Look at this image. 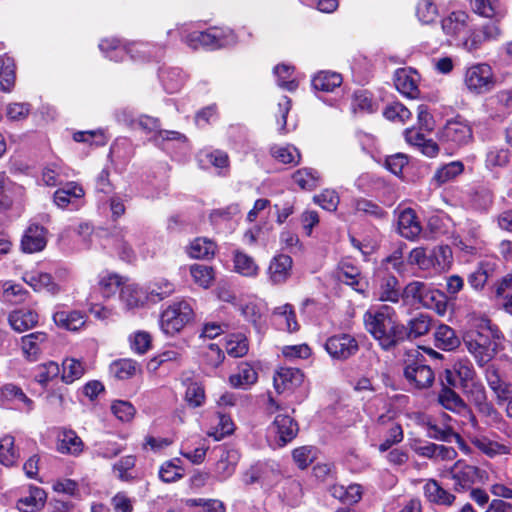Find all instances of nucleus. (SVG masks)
Listing matches in <instances>:
<instances>
[{"instance_id":"28","label":"nucleus","mask_w":512,"mask_h":512,"mask_svg":"<svg viewBox=\"0 0 512 512\" xmlns=\"http://www.w3.org/2000/svg\"><path fill=\"white\" fill-rule=\"evenodd\" d=\"M468 15L464 12H452L441 21L443 32L451 37L458 38L467 28Z\"/></svg>"},{"instance_id":"58","label":"nucleus","mask_w":512,"mask_h":512,"mask_svg":"<svg viewBox=\"0 0 512 512\" xmlns=\"http://www.w3.org/2000/svg\"><path fill=\"white\" fill-rule=\"evenodd\" d=\"M271 154L277 161L283 164L297 165L301 159L300 152L292 145L273 146Z\"/></svg>"},{"instance_id":"64","label":"nucleus","mask_w":512,"mask_h":512,"mask_svg":"<svg viewBox=\"0 0 512 512\" xmlns=\"http://www.w3.org/2000/svg\"><path fill=\"white\" fill-rule=\"evenodd\" d=\"M226 352L232 357H243L248 352V341L243 334L230 335L226 340Z\"/></svg>"},{"instance_id":"21","label":"nucleus","mask_w":512,"mask_h":512,"mask_svg":"<svg viewBox=\"0 0 512 512\" xmlns=\"http://www.w3.org/2000/svg\"><path fill=\"white\" fill-rule=\"evenodd\" d=\"M47 341V335L44 332H34L21 338V347L24 355L30 361L38 359L44 349Z\"/></svg>"},{"instance_id":"13","label":"nucleus","mask_w":512,"mask_h":512,"mask_svg":"<svg viewBox=\"0 0 512 512\" xmlns=\"http://www.w3.org/2000/svg\"><path fill=\"white\" fill-rule=\"evenodd\" d=\"M184 41L189 47L193 49H198L201 47L207 49H216L228 43V41L224 39L222 32L217 29L192 32L185 37Z\"/></svg>"},{"instance_id":"2","label":"nucleus","mask_w":512,"mask_h":512,"mask_svg":"<svg viewBox=\"0 0 512 512\" xmlns=\"http://www.w3.org/2000/svg\"><path fill=\"white\" fill-rule=\"evenodd\" d=\"M268 415H274V420L267 428V435L279 446H284L298 433L297 422L288 414V409L277 403L272 397L268 398L266 405Z\"/></svg>"},{"instance_id":"8","label":"nucleus","mask_w":512,"mask_h":512,"mask_svg":"<svg viewBox=\"0 0 512 512\" xmlns=\"http://www.w3.org/2000/svg\"><path fill=\"white\" fill-rule=\"evenodd\" d=\"M324 348L332 359L344 361L358 352L359 345L352 335L342 333L329 337Z\"/></svg>"},{"instance_id":"55","label":"nucleus","mask_w":512,"mask_h":512,"mask_svg":"<svg viewBox=\"0 0 512 512\" xmlns=\"http://www.w3.org/2000/svg\"><path fill=\"white\" fill-rule=\"evenodd\" d=\"M99 288L104 297H110L114 295L117 290L123 285H126L116 273L103 272L99 275Z\"/></svg>"},{"instance_id":"17","label":"nucleus","mask_w":512,"mask_h":512,"mask_svg":"<svg viewBox=\"0 0 512 512\" xmlns=\"http://www.w3.org/2000/svg\"><path fill=\"white\" fill-rule=\"evenodd\" d=\"M398 231L402 237L409 240H414L420 235L422 227L413 209L407 208L399 213Z\"/></svg>"},{"instance_id":"33","label":"nucleus","mask_w":512,"mask_h":512,"mask_svg":"<svg viewBox=\"0 0 512 512\" xmlns=\"http://www.w3.org/2000/svg\"><path fill=\"white\" fill-rule=\"evenodd\" d=\"M464 344L481 366L488 363L494 357V348H485L481 344V339H476L472 334L464 338Z\"/></svg>"},{"instance_id":"50","label":"nucleus","mask_w":512,"mask_h":512,"mask_svg":"<svg viewBox=\"0 0 512 512\" xmlns=\"http://www.w3.org/2000/svg\"><path fill=\"white\" fill-rule=\"evenodd\" d=\"M15 83V62L10 57L0 59V88L10 92Z\"/></svg>"},{"instance_id":"34","label":"nucleus","mask_w":512,"mask_h":512,"mask_svg":"<svg viewBox=\"0 0 512 512\" xmlns=\"http://www.w3.org/2000/svg\"><path fill=\"white\" fill-rule=\"evenodd\" d=\"M69 177L68 168L61 163L52 162L47 164L43 170L41 179L44 185L54 187L60 185L64 179Z\"/></svg>"},{"instance_id":"10","label":"nucleus","mask_w":512,"mask_h":512,"mask_svg":"<svg viewBox=\"0 0 512 512\" xmlns=\"http://www.w3.org/2000/svg\"><path fill=\"white\" fill-rule=\"evenodd\" d=\"M404 377L413 388L418 390L430 388L435 380L433 370L421 359L406 364Z\"/></svg>"},{"instance_id":"46","label":"nucleus","mask_w":512,"mask_h":512,"mask_svg":"<svg viewBox=\"0 0 512 512\" xmlns=\"http://www.w3.org/2000/svg\"><path fill=\"white\" fill-rule=\"evenodd\" d=\"M464 171V164L461 161H452L439 167L434 176L433 181L437 186H441L460 175Z\"/></svg>"},{"instance_id":"42","label":"nucleus","mask_w":512,"mask_h":512,"mask_svg":"<svg viewBox=\"0 0 512 512\" xmlns=\"http://www.w3.org/2000/svg\"><path fill=\"white\" fill-rule=\"evenodd\" d=\"M233 262L235 271L242 276L256 277L259 273V266L254 258L242 251L234 252Z\"/></svg>"},{"instance_id":"30","label":"nucleus","mask_w":512,"mask_h":512,"mask_svg":"<svg viewBox=\"0 0 512 512\" xmlns=\"http://www.w3.org/2000/svg\"><path fill=\"white\" fill-rule=\"evenodd\" d=\"M377 296L380 301L397 303L402 297L398 279L393 275L383 277L377 291Z\"/></svg>"},{"instance_id":"23","label":"nucleus","mask_w":512,"mask_h":512,"mask_svg":"<svg viewBox=\"0 0 512 512\" xmlns=\"http://www.w3.org/2000/svg\"><path fill=\"white\" fill-rule=\"evenodd\" d=\"M120 300L127 310H133L142 307L148 300V296L139 286L126 284L121 288Z\"/></svg>"},{"instance_id":"39","label":"nucleus","mask_w":512,"mask_h":512,"mask_svg":"<svg viewBox=\"0 0 512 512\" xmlns=\"http://www.w3.org/2000/svg\"><path fill=\"white\" fill-rule=\"evenodd\" d=\"M439 403L447 410L456 413H462L467 410L463 399L450 387L443 384L438 395Z\"/></svg>"},{"instance_id":"51","label":"nucleus","mask_w":512,"mask_h":512,"mask_svg":"<svg viewBox=\"0 0 512 512\" xmlns=\"http://www.w3.org/2000/svg\"><path fill=\"white\" fill-rule=\"evenodd\" d=\"M216 247L215 242L211 239L199 237L191 242L188 253L193 258H209L214 255Z\"/></svg>"},{"instance_id":"52","label":"nucleus","mask_w":512,"mask_h":512,"mask_svg":"<svg viewBox=\"0 0 512 512\" xmlns=\"http://www.w3.org/2000/svg\"><path fill=\"white\" fill-rule=\"evenodd\" d=\"M294 182L303 190H313L319 185L320 175L312 168H303L294 172Z\"/></svg>"},{"instance_id":"4","label":"nucleus","mask_w":512,"mask_h":512,"mask_svg":"<svg viewBox=\"0 0 512 512\" xmlns=\"http://www.w3.org/2000/svg\"><path fill=\"white\" fill-rule=\"evenodd\" d=\"M495 83L494 73L489 64L476 63L465 70L464 85L472 94L488 93L494 88Z\"/></svg>"},{"instance_id":"11","label":"nucleus","mask_w":512,"mask_h":512,"mask_svg":"<svg viewBox=\"0 0 512 512\" xmlns=\"http://www.w3.org/2000/svg\"><path fill=\"white\" fill-rule=\"evenodd\" d=\"M448 473L454 481L456 491L469 489L482 478V471L478 467L467 464L463 460H458Z\"/></svg>"},{"instance_id":"63","label":"nucleus","mask_w":512,"mask_h":512,"mask_svg":"<svg viewBox=\"0 0 512 512\" xmlns=\"http://www.w3.org/2000/svg\"><path fill=\"white\" fill-rule=\"evenodd\" d=\"M62 367L63 371L61 377L67 384L73 383L75 380L81 378L85 373L83 364L74 358L65 359Z\"/></svg>"},{"instance_id":"16","label":"nucleus","mask_w":512,"mask_h":512,"mask_svg":"<svg viewBox=\"0 0 512 512\" xmlns=\"http://www.w3.org/2000/svg\"><path fill=\"white\" fill-rule=\"evenodd\" d=\"M304 381V374L298 368H280L274 376L275 389L281 393L299 387Z\"/></svg>"},{"instance_id":"36","label":"nucleus","mask_w":512,"mask_h":512,"mask_svg":"<svg viewBox=\"0 0 512 512\" xmlns=\"http://www.w3.org/2000/svg\"><path fill=\"white\" fill-rule=\"evenodd\" d=\"M434 337L436 347L445 351L454 350L460 344V340L456 336L455 331L445 324H441L437 327Z\"/></svg>"},{"instance_id":"32","label":"nucleus","mask_w":512,"mask_h":512,"mask_svg":"<svg viewBox=\"0 0 512 512\" xmlns=\"http://www.w3.org/2000/svg\"><path fill=\"white\" fill-rule=\"evenodd\" d=\"M431 328V319L428 315L420 314L411 319L407 325L403 324V341L406 339H416L429 332Z\"/></svg>"},{"instance_id":"59","label":"nucleus","mask_w":512,"mask_h":512,"mask_svg":"<svg viewBox=\"0 0 512 512\" xmlns=\"http://www.w3.org/2000/svg\"><path fill=\"white\" fill-rule=\"evenodd\" d=\"M510 162V152L505 148H491L486 153L485 166L489 170L504 168Z\"/></svg>"},{"instance_id":"37","label":"nucleus","mask_w":512,"mask_h":512,"mask_svg":"<svg viewBox=\"0 0 512 512\" xmlns=\"http://www.w3.org/2000/svg\"><path fill=\"white\" fill-rule=\"evenodd\" d=\"M84 196V190L81 186L74 182L68 183L65 187L60 188L54 193V203L59 208H66L73 202V199H79Z\"/></svg>"},{"instance_id":"9","label":"nucleus","mask_w":512,"mask_h":512,"mask_svg":"<svg viewBox=\"0 0 512 512\" xmlns=\"http://www.w3.org/2000/svg\"><path fill=\"white\" fill-rule=\"evenodd\" d=\"M467 395L471 403L477 408L478 412L486 418L489 424L501 422L502 416L488 400L486 390L482 384L473 383L467 390Z\"/></svg>"},{"instance_id":"19","label":"nucleus","mask_w":512,"mask_h":512,"mask_svg":"<svg viewBox=\"0 0 512 512\" xmlns=\"http://www.w3.org/2000/svg\"><path fill=\"white\" fill-rule=\"evenodd\" d=\"M337 276L340 281L351 286L357 292H364L365 283L362 282L360 270L349 260L339 263Z\"/></svg>"},{"instance_id":"35","label":"nucleus","mask_w":512,"mask_h":512,"mask_svg":"<svg viewBox=\"0 0 512 512\" xmlns=\"http://www.w3.org/2000/svg\"><path fill=\"white\" fill-rule=\"evenodd\" d=\"M342 76L332 71H321L312 79V86L315 90L333 92L342 84Z\"/></svg>"},{"instance_id":"54","label":"nucleus","mask_w":512,"mask_h":512,"mask_svg":"<svg viewBox=\"0 0 512 512\" xmlns=\"http://www.w3.org/2000/svg\"><path fill=\"white\" fill-rule=\"evenodd\" d=\"M132 237L133 235H129L127 232L124 233L122 230L113 236L114 247L119 257L127 262L135 259L134 250L129 244L132 241Z\"/></svg>"},{"instance_id":"40","label":"nucleus","mask_w":512,"mask_h":512,"mask_svg":"<svg viewBox=\"0 0 512 512\" xmlns=\"http://www.w3.org/2000/svg\"><path fill=\"white\" fill-rule=\"evenodd\" d=\"M110 372L119 380H127L140 373L141 366L133 359H119L110 365Z\"/></svg>"},{"instance_id":"47","label":"nucleus","mask_w":512,"mask_h":512,"mask_svg":"<svg viewBox=\"0 0 512 512\" xmlns=\"http://www.w3.org/2000/svg\"><path fill=\"white\" fill-rule=\"evenodd\" d=\"M257 380V372L254 368L247 364L242 363L238 367V372L229 377L231 386L235 388H245Z\"/></svg>"},{"instance_id":"5","label":"nucleus","mask_w":512,"mask_h":512,"mask_svg":"<svg viewBox=\"0 0 512 512\" xmlns=\"http://www.w3.org/2000/svg\"><path fill=\"white\" fill-rule=\"evenodd\" d=\"M99 48L106 54L107 58L115 62L123 61L128 55L133 60L151 57L149 47L142 43H135L127 48L122 46L116 39H105L101 41Z\"/></svg>"},{"instance_id":"18","label":"nucleus","mask_w":512,"mask_h":512,"mask_svg":"<svg viewBox=\"0 0 512 512\" xmlns=\"http://www.w3.org/2000/svg\"><path fill=\"white\" fill-rule=\"evenodd\" d=\"M39 320L38 313L32 309L20 308L9 314L8 321L13 330L22 333L34 328Z\"/></svg>"},{"instance_id":"14","label":"nucleus","mask_w":512,"mask_h":512,"mask_svg":"<svg viewBox=\"0 0 512 512\" xmlns=\"http://www.w3.org/2000/svg\"><path fill=\"white\" fill-rule=\"evenodd\" d=\"M0 402L2 405L13 404L17 409L26 412L32 411L34 407L33 400L14 384H6L0 388Z\"/></svg>"},{"instance_id":"38","label":"nucleus","mask_w":512,"mask_h":512,"mask_svg":"<svg viewBox=\"0 0 512 512\" xmlns=\"http://www.w3.org/2000/svg\"><path fill=\"white\" fill-rule=\"evenodd\" d=\"M421 304L435 310L439 315H444L447 311V296L444 292L427 286Z\"/></svg>"},{"instance_id":"60","label":"nucleus","mask_w":512,"mask_h":512,"mask_svg":"<svg viewBox=\"0 0 512 512\" xmlns=\"http://www.w3.org/2000/svg\"><path fill=\"white\" fill-rule=\"evenodd\" d=\"M427 435L429 438L443 442H451L452 439H455L457 442L461 441V436L454 432L451 427L446 425L440 426L432 422L427 423Z\"/></svg>"},{"instance_id":"41","label":"nucleus","mask_w":512,"mask_h":512,"mask_svg":"<svg viewBox=\"0 0 512 512\" xmlns=\"http://www.w3.org/2000/svg\"><path fill=\"white\" fill-rule=\"evenodd\" d=\"M330 491L334 498L347 504L359 502L363 494V489L359 484H350L348 486L334 485L331 487Z\"/></svg>"},{"instance_id":"61","label":"nucleus","mask_w":512,"mask_h":512,"mask_svg":"<svg viewBox=\"0 0 512 512\" xmlns=\"http://www.w3.org/2000/svg\"><path fill=\"white\" fill-rule=\"evenodd\" d=\"M190 274L193 281L203 288L211 286L214 280V270L204 264H193L190 266Z\"/></svg>"},{"instance_id":"26","label":"nucleus","mask_w":512,"mask_h":512,"mask_svg":"<svg viewBox=\"0 0 512 512\" xmlns=\"http://www.w3.org/2000/svg\"><path fill=\"white\" fill-rule=\"evenodd\" d=\"M23 280L34 290L37 292L46 290L52 294H55L59 291V287L56 283H54L52 277L48 273L43 272H26L23 275Z\"/></svg>"},{"instance_id":"45","label":"nucleus","mask_w":512,"mask_h":512,"mask_svg":"<svg viewBox=\"0 0 512 512\" xmlns=\"http://www.w3.org/2000/svg\"><path fill=\"white\" fill-rule=\"evenodd\" d=\"M20 458L19 450L15 447V439L11 435L0 438V463L5 466L15 465Z\"/></svg>"},{"instance_id":"15","label":"nucleus","mask_w":512,"mask_h":512,"mask_svg":"<svg viewBox=\"0 0 512 512\" xmlns=\"http://www.w3.org/2000/svg\"><path fill=\"white\" fill-rule=\"evenodd\" d=\"M47 244V230L43 226L31 224L21 239V248L25 253L42 251Z\"/></svg>"},{"instance_id":"43","label":"nucleus","mask_w":512,"mask_h":512,"mask_svg":"<svg viewBox=\"0 0 512 512\" xmlns=\"http://www.w3.org/2000/svg\"><path fill=\"white\" fill-rule=\"evenodd\" d=\"M84 444L81 438L72 430L64 431L59 438L57 449L63 454L79 455Z\"/></svg>"},{"instance_id":"3","label":"nucleus","mask_w":512,"mask_h":512,"mask_svg":"<svg viewBox=\"0 0 512 512\" xmlns=\"http://www.w3.org/2000/svg\"><path fill=\"white\" fill-rule=\"evenodd\" d=\"M193 318V309L189 302L182 300L169 305L160 317L161 330L167 335L180 332Z\"/></svg>"},{"instance_id":"25","label":"nucleus","mask_w":512,"mask_h":512,"mask_svg":"<svg viewBox=\"0 0 512 512\" xmlns=\"http://www.w3.org/2000/svg\"><path fill=\"white\" fill-rule=\"evenodd\" d=\"M424 495L428 501L438 504L451 506L456 497L445 490L440 484L433 479L428 480L423 487Z\"/></svg>"},{"instance_id":"22","label":"nucleus","mask_w":512,"mask_h":512,"mask_svg":"<svg viewBox=\"0 0 512 512\" xmlns=\"http://www.w3.org/2000/svg\"><path fill=\"white\" fill-rule=\"evenodd\" d=\"M472 10L478 15L500 21L506 15V9L500 0H471Z\"/></svg>"},{"instance_id":"24","label":"nucleus","mask_w":512,"mask_h":512,"mask_svg":"<svg viewBox=\"0 0 512 512\" xmlns=\"http://www.w3.org/2000/svg\"><path fill=\"white\" fill-rule=\"evenodd\" d=\"M55 324L63 329L77 331L86 323L85 315L80 311H57L53 315Z\"/></svg>"},{"instance_id":"27","label":"nucleus","mask_w":512,"mask_h":512,"mask_svg":"<svg viewBox=\"0 0 512 512\" xmlns=\"http://www.w3.org/2000/svg\"><path fill=\"white\" fill-rule=\"evenodd\" d=\"M46 492L36 486L29 488V495L18 500L17 507L21 512H36L41 510L46 502Z\"/></svg>"},{"instance_id":"12","label":"nucleus","mask_w":512,"mask_h":512,"mask_svg":"<svg viewBox=\"0 0 512 512\" xmlns=\"http://www.w3.org/2000/svg\"><path fill=\"white\" fill-rule=\"evenodd\" d=\"M293 260L289 255L277 254L269 262L267 277L272 285H282L292 274Z\"/></svg>"},{"instance_id":"53","label":"nucleus","mask_w":512,"mask_h":512,"mask_svg":"<svg viewBox=\"0 0 512 512\" xmlns=\"http://www.w3.org/2000/svg\"><path fill=\"white\" fill-rule=\"evenodd\" d=\"M60 374L59 365L54 361H48L38 365L34 369V380L41 386H47L49 382Z\"/></svg>"},{"instance_id":"62","label":"nucleus","mask_w":512,"mask_h":512,"mask_svg":"<svg viewBox=\"0 0 512 512\" xmlns=\"http://www.w3.org/2000/svg\"><path fill=\"white\" fill-rule=\"evenodd\" d=\"M128 341L131 350L139 355L147 353L152 347V337L146 331L139 330L132 333Z\"/></svg>"},{"instance_id":"49","label":"nucleus","mask_w":512,"mask_h":512,"mask_svg":"<svg viewBox=\"0 0 512 512\" xmlns=\"http://www.w3.org/2000/svg\"><path fill=\"white\" fill-rule=\"evenodd\" d=\"M274 316L276 318L277 324L282 329H285L288 332H294L298 330L299 325L296 321V316L292 305L285 304L283 306L277 307L274 310Z\"/></svg>"},{"instance_id":"56","label":"nucleus","mask_w":512,"mask_h":512,"mask_svg":"<svg viewBox=\"0 0 512 512\" xmlns=\"http://www.w3.org/2000/svg\"><path fill=\"white\" fill-rule=\"evenodd\" d=\"M174 291L175 286L173 283L166 279H159L148 287V291L146 293L148 300L157 302L169 297L174 293Z\"/></svg>"},{"instance_id":"48","label":"nucleus","mask_w":512,"mask_h":512,"mask_svg":"<svg viewBox=\"0 0 512 512\" xmlns=\"http://www.w3.org/2000/svg\"><path fill=\"white\" fill-rule=\"evenodd\" d=\"M432 270L436 273L447 271L452 264V250L449 246H437L431 251Z\"/></svg>"},{"instance_id":"7","label":"nucleus","mask_w":512,"mask_h":512,"mask_svg":"<svg viewBox=\"0 0 512 512\" xmlns=\"http://www.w3.org/2000/svg\"><path fill=\"white\" fill-rule=\"evenodd\" d=\"M440 139L452 148L467 145L473 139L472 128L466 120L457 117L445 124Z\"/></svg>"},{"instance_id":"57","label":"nucleus","mask_w":512,"mask_h":512,"mask_svg":"<svg viewBox=\"0 0 512 512\" xmlns=\"http://www.w3.org/2000/svg\"><path fill=\"white\" fill-rule=\"evenodd\" d=\"M135 465L136 457L134 455H127L114 463L112 469L119 480L123 482H130L135 479V476L132 475V470Z\"/></svg>"},{"instance_id":"20","label":"nucleus","mask_w":512,"mask_h":512,"mask_svg":"<svg viewBox=\"0 0 512 512\" xmlns=\"http://www.w3.org/2000/svg\"><path fill=\"white\" fill-rule=\"evenodd\" d=\"M416 74L406 69H398L394 75V84L396 89L406 97L417 98L419 89L416 80Z\"/></svg>"},{"instance_id":"31","label":"nucleus","mask_w":512,"mask_h":512,"mask_svg":"<svg viewBox=\"0 0 512 512\" xmlns=\"http://www.w3.org/2000/svg\"><path fill=\"white\" fill-rule=\"evenodd\" d=\"M240 459V454L236 449H227L222 452L216 463V474L221 480L229 478L236 469V465Z\"/></svg>"},{"instance_id":"44","label":"nucleus","mask_w":512,"mask_h":512,"mask_svg":"<svg viewBox=\"0 0 512 512\" xmlns=\"http://www.w3.org/2000/svg\"><path fill=\"white\" fill-rule=\"evenodd\" d=\"M472 444L489 457L506 455L511 452L510 446L492 441L486 437H475L472 439Z\"/></svg>"},{"instance_id":"29","label":"nucleus","mask_w":512,"mask_h":512,"mask_svg":"<svg viewBox=\"0 0 512 512\" xmlns=\"http://www.w3.org/2000/svg\"><path fill=\"white\" fill-rule=\"evenodd\" d=\"M485 379L489 388L494 392L496 399H503L511 383L504 379L500 369L495 364H490L486 367Z\"/></svg>"},{"instance_id":"6","label":"nucleus","mask_w":512,"mask_h":512,"mask_svg":"<svg viewBox=\"0 0 512 512\" xmlns=\"http://www.w3.org/2000/svg\"><path fill=\"white\" fill-rule=\"evenodd\" d=\"M131 126L134 129L139 128L146 133H154L153 141L158 146L164 147L168 141L184 142L186 140V137L177 131L161 130L159 120L147 115H142L137 120H132Z\"/></svg>"},{"instance_id":"1","label":"nucleus","mask_w":512,"mask_h":512,"mask_svg":"<svg viewBox=\"0 0 512 512\" xmlns=\"http://www.w3.org/2000/svg\"><path fill=\"white\" fill-rule=\"evenodd\" d=\"M363 322L367 332L385 350L403 341V324L397 321L396 312L389 305L370 307L363 315Z\"/></svg>"}]
</instances>
